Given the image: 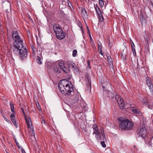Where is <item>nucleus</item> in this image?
<instances>
[{"label":"nucleus","mask_w":153,"mask_h":153,"mask_svg":"<svg viewBox=\"0 0 153 153\" xmlns=\"http://www.w3.org/2000/svg\"><path fill=\"white\" fill-rule=\"evenodd\" d=\"M56 36V38L59 40H62L64 39L66 36V34L63 32H60L59 34V36L57 35Z\"/></svg>","instance_id":"obj_13"},{"label":"nucleus","mask_w":153,"mask_h":153,"mask_svg":"<svg viewBox=\"0 0 153 153\" xmlns=\"http://www.w3.org/2000/svg\"><path fill=\"white\" fill-rule=\"evenodd\" d=\"M146 135V128H140L137 131L136 136L137 137H141L145 139Z\"/></svg>","instance_id":"obj_5"},{"label":"nucleus","mask_w":153,"mask_h":153,"mask_svg":"<svg viewBox=\"0 0 153 153\" xmlns=\"http://www.w3.org/2000/svg\"><path fill=\"white\" fill-rule=\"evenodd\" d=\"M67 64L70 68L71 67L72 70L75 72L77 71V68L76 67V64L73 62L71 61H68L67 62Z\"/></svg>","instance_id":"obj_11"},{"label":"nucleus","mask_w":153,"mask_h":153,"mask_svg":"<svg viewBox=\"0 0 153 153\" xmlns=\"http://www.w3.org/2000/svg\"><path fill=\"white\" fill-rule=\"evenodd\" d=\"M36 106L37 109L39 110H41V108L40 107L39 104V103H38V104H36Z\"/></svg>","instance_id":"obj_37"},{"label":"nucleus","mask_w":153,"mask_h":153,"mask_svg":"<svg viewBox=\"0 0 153 153\" xmlns=\"http://www.w3.org/2000/svg\"><path fill=\"white\" fill-rule=\"evenodd\" d=\"M146 84L148 86L151 94H153V83L148 77L146 78Z\"/></svg>","instance_id":"obj_7"},{"label":"nucleus","mask_w":153,"mask_h":153,"mask_svg":"<svg viewBox=\"0 0 153 153\" xmlns=\"http://www.w3.org/2000/svg\"><path fill=\"white\" fill-rule=\"evenodd\" d=\"M102 134V136H100V138L101 139V140H97L98 141L102 140V141L101 142V144L103 147L105 148L106 147V145L105 144V141H106V138L105 137V135L104 133V131L101 132Z\"/></svg>","instance_id":"obj_10"},{"label":"nucleus","mask_w":153,"mask_h":153,"mask_svg":"<svg viewBox=\"0 0 153 153\" xmlns=\"http://www.w3.org/2000/svg\"><path fill=\"white\" fill-rule=\"evenodd\" d=\"M126 55H123V53L121 54V58L125 60H126Z\"/></svg>","instance_id":"obj_34"},{"label":"nucleus","mask_w":153,"mask_h":153,"mask_svg":"<svg viewBox=\"0 0 153 153\" xmlns=\"http://www.w3.org/2000/svg\"><path fill=\"white\" fill-rule=\"evenodd\" d=\"M81 13L83 14L84 16L85 14L87 15V12L85 9L83 8L82 7L81 8Z\"/></svg>","instance_id":"obj_23"},{"label":"nucleus","mask_w":153,"mask_h":153,"mask_svg":"<svg viewBox=\"0 0 153 153\" xmlns=\"http://www.w3.org/2000/svg\"><path fill=\"white\" fill-rule=\"evenodd\" d=\"M99 4L100 7H102L104 5V3L103 1H99Z\"/></svg>","instance_id":"obj_32"},{"label":"nucleus","mask_w":153,"mask_h":153,"mask_svg":"<svg viewBox=\"0 0 153 153\" xmlns=\"http://www.w3.org/2000/svg\"><path fill=\"white\" fill-rule=\"evenodd\" d=\"M130 43L131 44V49H133V48H134L135 47V45H134V44L133 43V42L132 41V40L131 41V42H130Z\"/></svg>","instance_id":"obj_33"},{"label":"nucleus","mask_w":153,"mask_h":153,"mask_svg":"<svg viewBox=\"0 0 153 153\" xmlns=\"http://www.w3.org/2000/svg\"><path fill=\"white\" fill-rule=\"evenodd\" d=\"M10 119L12 122H13L16 121L15 119V118H10Z\"/></svg>","instance_id":"obj_43"},{"label":"nucleus","mask_w":153,"mask_h":153,"mask_svg":"<svg viewBox=\"0 0 153 153\" xmlns=\"http://www.w3.org/2000/svg\"><path fill=\"white\" fill-rule=\"evenodd\" d=\"M17 46V48L14 49L13 47H12L13 53L16 55L19 54L21 60H23L27 57V51L25 47L23 45V43Z\"/></svg>","instance_id":"obj_2"},{"label":"nucleus","mask_w":153,"mask_h":153,"mask_svg":"<svg viewBox=\"0 0 153 153\" xmlns=\"http://www.w3.org/2000/svg\"><path fill=\"white\" fill-rule=\"evenodd\" d=\"M64 72L66 73H68L70 72V69L69 67L66 66H64L61 68Z\"/></svg>","instance_id":"obj_17"},{"label":"nucleus","mask_w":153,"mask_h":153,"mask_svg":"<svg viewBox=\"0 0 153 153\" xmlns=\"http://www.w3.org/2000/svg\"><path fill=\"white\" fill-rule=\"evenodd\" d=\"M37 62L40 65L42 64V62L41 61V58L40 56H37Z\"/></svg>","instance_id":"obj_25"},{"label":"nucleus","mask_w":153,"mask_h":153,"mask_svg":"<svg viewBox=\"0 0 153 153\" xmlns=\"http://www.w3.org/2000/svg\"><path fill=\"white\" fill-rule=\"evenodd\" d=\"M70 2V4H69V3H68V5L69 6V7H71V6L72 7H73L71 5V3L70 1L69 2Z\"/></svg>","instance_id":"obj_47"},{"label":"nucleus","mask_w":153,"mask_h":153,"mask_svg":"<svg viewBox=\"0 0 153 153\" xmlns=\"http://www.w3.org/2000/svg\"><path fill=\"white\" fill-rule=\"evenodd\" d=\"M87 28L88 29V31L90 33V31L88 29V27L87 26Z\"/></svg>","instance_id":"obj_50"},{"label":"nucleus","mask_w":153,"mask_h":153,"mask_svg":"<svg viewBox=\"0 0 153 153\" xmlns=\"http://www.w3.org/2000/svg\"><path fill=\"white\" fill-rule=\"evenodd\" d=\"M132 52H133V53L134 54H135V55H136V51H135V48H134L133 49H132Z\"/></svg>","instance_id":"obj_41"},{"label":"nucleus","mask_w":153,"mask_h":153,"mask_svg":"<svg viewBox=\"0 0 153 153\" xmlns=\"http://www.w3.org/2000/svg\"><path fill=\"white\" fill-rule=\"evenodd\" d=\"M15 142L16 145L19 148H20V146L19 143L16 140H15Z\"/></svg>","instance_id":"obj_39"},{"label":"nucleus","mask_w":153,"mask_h":153,"mask_svg":"<svg viewBox=\"0 0 153 153\" xmlns=\"http://www.w3.org/2000/svg\"><path fill=\"white\" fill-rule=\"evenodd\" d=\"M7 153H8V152H7Z\"/></svg>","instance_id":"obj_56"},{"label":"nucleus","mask_w":153,"mask_h":153,"mask_svg":"<svg viewBox=\"0 0 153 153\" xmlns=\"http://www.w3.org/2000/svg\"><path fill=\"white\" fill-rule=\"evenodd\" d=\"M99 52H100V53L101 55L103 56V53L102 52V50L99 51Z\"/></svg>","instance_id":"obj_44"},{"label":"nucleus","mask_w":153,"mask_h":153,"mask_svg":"<svg viewBox=\"0 0 153 153\" xmlns=\"http://www.w3.org/2000/svg\"><path fill=\"white\" fill-rule=\"evenodd\" d=\"M92 128L94 131L93 133V134H96V137L97 140H101L100 136H101V134L100 132V130L98 128L97 125L94 124L92 126Z\"/></svg>","instance_id":"obj_6"},{"label":"nucleus","mask_w":153,"mask_h":153,"mask_svg":"<svg viewBox=\"0 0 153 153\" xmlns=\"http://www.w3.org/2000/svg\"><path fill=\"white\" fill-rule=\"evenodd\" d=\"M21 151L22 153H26L25 150L23 149H22Z\"/></svg>","instance_id":"obj_46"},{"label":"nucleus","mask_w":153,"mask_h":153,"mask_svg":"<svg viewBox=\"0 0 153 153\" xmlns=\"http://www.w3.org/2000/svg\"><path fill=\"white\" fill-rule=\"evenodd\" d=\"M13 124L14 126H15L16 128H17L18 127V126L17 124L16 123V121H15L13 122Z\"/></svg>","instance_id":"obj_40"},{"label":"nucleus","mask_w":153,"mask_h":153,"mask_svg":"<svg viewBox=\"0 0 153 153\" xmlns=\"http://www.w3.org/2000/svg\"><path fill=\"white\" fill-rule=\"evenodd\" d=\"M140 19L141 23H143V22H144L145 20V18L144 17L143 13L142 11L140 12Z\"/></svg>","instance_id":"obj_16"},{"label":"nucleus","mask_w":153,"mask_h":153,"mask_svg":"<svg viewBox=\"0 0 153 153\" xmlns=\"http://www.w3.org/2000/svg\"><path fill=\"white\" fill-rule=\"evenodd\" d=\"M77 51L76 50H74L73 51L72 55L73 57H75L76 56L77 54Z\"/></svg>","instance_id":"obj_29"},{"label":"nucleus","mask_w":153,"mask_h":153,"mask_svg":"<svg viewBox=\"0 0 153 153\" xmlns=\"http://www.w3.org/2000/svg\"><path fill=\"white\" fill-rule=\"evenodd\" d=\"M41 123L42 124H43V123H45V120L43 119L42 120Z\"/></svg>","instance_id":"obj_45"},{"label":"nucleus","mask_w":153,"mask_h":153,"mask_svg":"<svg viewBox=\"0 0 153 153\" xmlns=\"http://www.w3.org/2000/svg\"><path fill=\"white\" fill-rule=\"evenodd\" d=\"M152 137H149V140H148V141H146L145 142V143L146 144H147L149 146V148H150V147H151V148H152V143H151V140H152Z\"/></svg>","instance_id":"obj_19"},{"label":"nucleus","mask_w":153,"mask_h":153,"mask_svg":"<svg viewBox=\"0 0 153 153\" xmlns=\"http://www.w3.org/2000/svg\"><path fill=\"white\" fill-rule=\"evenodd\" d=\"M98 15L99 17L100 21L101 22H103L104 20V18L101 13L100 14L99 13V14H98Z\"/></svg>","instance_id":"obj_24"},{"label":"nucleus","mask_w":153,"mask_h":153,"mask_svg":"<svg viewBox=\"0 0 153 153\" xmlns=\"http://www.w3.org/2000/svg\"><path fill=\"white\" fill-rule=\"evenodd\" d=\"M10 108L11 109V111L13 113H15V110H14V105L13 104H12L10 102Z\"/></svg>","instance_id":"obj_22"},{"label":"nucleus","mask_w":153,"mask_h":153,"mask_svg":"<svg viewBox=\"0 0 153 153\" xmlns=\"http://www.w3.org/2000/svg\"><path fill=\"white\" fill-rule=\"evenodd\" d=\"M12 37L13 40L14 41L13 43V45L12 47H13L14 49L17 48V46L23 43V40L22 39L19 35V33L17 31H14L13 32Z\"/></svg>","instance_id":"obj_4"},{"label":"nucleus","mask_w":153,"mask_h":153,"mask_svg":"<svg viewBox=\"0 0 153 153\" xmlns=\"http://www.w3.org/2000/svg\"><path fill=\"white\" fill-rule=\"evenodd\" d=\"M94 6L95 10L97 14H100L101 13L99 7L97 4H94Z\"/></svg>","instance_id":"obj_15"},{"label":"nucleus","mask_w":153,"mask_h":153,"mask_svg":"<svg viewBox=\"0 0 153 153\" xmlns=\"http://www.w3.org/2000/svg\"><path fill=\"white\" fill-rule=\"evenodd\" d=\"M47 68L48 69L50 68L52 66L50 62H48L47 63Z\"/></svg>","instance_id":"obj_30"},{"label":"nucleus","mask_w":153,"mask_h":153,"mask_svg":"<svg viewBox=\"0 0 153 153\" xmlns=\"http://www.w3.org/2000/svg\"><path fill=\"white\" fill-rule=\"evenodd\" d=\"M107 60L108 62H111L112 61V59L110 56H107Z\"/></svg>","instance_id":"obj_35"},{"label":"nucleus","mask_w":153,"mask_h":153,"mask_svg":"<svg viewBox=\"0 0 153 153\" xmlns=\"http://www.w3.org/2000/svg\"><path fill=\"white\" fill-rule=\"evenodd\" d=\"M30 19H31V20H32V19H31V18H30Z\"/></svg>","instance_id":"obj_55"},{"label":"nucleus","mask_w":153,"mask_h":153,"mask_svg":"<svg viewBox=\"0 0 153 153\" xmlns=\"http://www.w3.org/2000/svg\"><path fill=\"white\" fill-rule=\"evenodd\" d=\"M108 46L110 47V49L112 46V45L111 44L110 42V43L108 44Z\"/></svg>","instance_id":"obj_49"},{"label":"nucleus","mask_w":153,"mask_h":153,"mask_svg":"<svg viewBox=\"0 0 153 153\" xmlns=\"http://www.w3.org/2000/svg\"><path fill=\"white\" fill-rule=\"evenodd\" d=\"M109 85V82L108 83V85H106L105 86L104 83H103L102 87L104 91L107 92V93L109 91L107 89V87Z\"/></svg>","instance_id":"obj_18"},{"label":"nucleus","mask_w":153,"mask_h":153,"mask_svg":"<svg viewBox=\"0 0 153 153\" xmlns=\"http://www.w3.org/2000/svg\"><path fill=\"white\" fill-rule=\"evenodd\" d=\"M152 80L153 81V75L152 76Z\"/></svg>","instance_id":"obj_54"},{"label":"nucleus","mask_w":153,"mask_h":153,"mask_svg":"<svg viewBox=\"0 0 153 153\" xmlns=\"http://www.w3.org/2000/svg\"><path fill=\"white\" fill-rule=\"evenodd\" d=\"M3 117L4 118V117H5L4 115H3Z\"/></svg>","instance_id":"obj_53"},{"label":"nucleus","mask_w":153,"mask_h":153,"mask_svg":"<svg viewBox=\"0 0 153 153\" xmlns=\"http://www.w3.org/2000/svg\"><path fill=\"white\" fill-rule=\"evenodd\" d=\"M14 113L11 114L10 116V118H15V115Z\"/></svg>","instance_id":"obj_38"},{"label":"nucleus","mask_w":153,"mask_h":153,"mask_svg":"<svg viewBox=\"0 0 153 153\" xmlns=\"http://www.w3.org/2000/svg\"><path fill=\"white\" fill-rule=\"evenodd\" d=\"M21 110H22V112L23 113V114L25 116V112H24V110L23 109V108H21Z\"/></svg>","instance_id":"obj_42"},{"label":"nucleus","mask_w":153,"mask_h":153,"mask_svg":"<svg viewBox=\"0 0 153 153\" xmlns=\"http://www.w3.org/2000/svg\"><path fill=\"white\" fill-rule=\"evenodd\" d=\"M4 119L6 121H7L8 120V119L6 117H4Z\"/></svg>","instance_id":"obj_48"},{"label":"nucleus","mask_w":153,"mask_h":153,"mask_svg":"<svg viewBox=\"0 0 153 153\" xmlns=\"http://www.w3.org/2000/svg\"><path fill=\"white\" fill-rule=\"evenodd\" d=\"M53 70L55 72H57L58 73L60 72V71H59L58 67L57 66L54 67L53 68Z\"/></svg>","instance_id":"obj_26"},{"label":"nucleus","mask_w":153,"mask_h":153,"mask_svg":"<svg viewBox=\"0 0 153 153\" xmlns=\"http://www.w3.org/2000/svg\"><path fill=\"white\" fill-rule=\"evenodd\" d=\"M31 49L32 51L33 54L34 55H35L36 52H37V48L36 47H35L34 46L32 45Z\"/></svg>","instance_id":"obj_20"},{"label":"nucleus","mask_w":153,"mask_h":153,"mask_svg":"<svg viewBox=\"0 0 153 153\" xmlns=\"http://www.w3.org/2000/svg\"><path fill=\"white\" fill-rule=\"evenodd\" d=\"M25 120L28 128L31 127L32 126V123L30 118H27L25 117Z\"/></svg>","instance_id":"obj_14"},{"label":"nucleus","mask_w":153,"mask_h":153,"mask_svg":"<svg viewBox=\"0 0 153 153\" xmlns=\"http://www.w3.org/2000/svg\"><path fill=\"white\" fill-rule=\"evenodd\" d=\"M132 112L135 114H139L140 111L139 109H136L132 110Z\"/></svg>","instance_id":"obj_21"},{"label":"nucleus","mask_w":153,"mask_h":153,"mask_svg":"<svg viewBox=\"0 0 153 153\" xmlns=\"http://www.w3.org/2000/svg\"><path fill=\"white\" fill-rule=\"evenodd\" d=\"M59 65L61 68L65 66L64 62L62 61H60L59 62Z\"/></svg>","instance_id":"obj_27"},{"label":"nucleus","mask_w":153,"mask_h":153,"mask_svg":"<svg viewBox=\"0 0 153 153\" xmlns=\"http://www.w3.org/2000/svg\"><path fill=\"white\" fill-rule=\"evenodd\" d=\"M100 45L98 44V51L102 50V45L101 42H100Z\"/></svg>","instance_id":"obj_31"},{"label":"nucleus","mask_w":153,"mask_h":153,"mask_svg":"<svg viewBox=\"0 0 153 153\" xmlns=\"http://www.w3.org/2000/svg\"><path fill=\"white\" fill-rule=\"evenodd\" d=\"M7 122L9 123H11L10 121V120H8V121H7Z\"/></svg>","instance_id":"obj_51"},{"label":"nucleus","mask_w":153,"mask_h":153,"mask_svg":"<svg viewBox=\"0 0 153 153\" xmlns=\"http://www.w3.org/2000/svg\"><path fill=\"white\" fill-rule=\"evenodd\" d=\"M100 1H103V0H99V2Z\"/></svg>","instance_id":"obj_52"},{"label":"nucleus","mask_w":153,"mask_h":153,"mask_svg":"<svg viewBox=\"0 0 153 153\" xmlns=\"http://www.w3.org/2000/svg\"><path fill=\"white\" fill-rule=\"evenodd\" d=\"M120 121V127L122 129L128 130L131 129L133 127V123L128 119H125L123 117H120L118 118Z\"/></svg>","instance_id":"obj_3"},{"label":"nucleus","mask_w":153,"mask_h":153,"mask_svg":"<svg viewBox=\"0 0 153 153\" xmlns=\"http://www.w3.org/2000/svg\"><path fill=\"white\" fill-rule=\"evenodd\" d=\"M53 29L56 36H59V33L62 32L63 30L59 25L55 24L53 25Z\"/></svg>","instance_id":"obj_9"},{"label":"nucleus","mask_w":153,"mask_h":153,"mask_svg":"<svg viewBox=\"0 0 153 153\" xmlns=\"http://www.w3.org/2000/svg\"><path fill=\"white\" fill-rule=\"evenodd\" d=\"M115 99L117 101L119 106L120 109H123L125 108L124 104L123 103V100L121 97L119 95H116L115 97Z\"/></svg>","instance_id":"obj_8"},{"label":"nucleus","mask_w":153,"mask_h":153,"mask_svg":"<svg viewBox=\"0 0 153 153\" xmlns=\"http://www.w3.org/2000/svg\"><path fill=\"white\" fill-rule=\"evenodd\" d=\"M87 64H88V68L90 69L91 68V66L90 65V61L89 60H88L87 61Z\"/></svg>","instance_id":"obj_36"},{"label":"nucleus","mask_w":153,"mask_h":153,"mask_svg":"<svg viewBox=\"0 0 153 153\" xmlns=\"http://www.w3.org/2000/svg\"><path fill=\"white\" fill-rule=\"evenodd\" d=\"M85 79L86 81L88 82V84L90 85V87L91 88V80L90 76L88 73H86L85 74Z\"/></svg>","instance_id":"obj_12"},{"label":"nucleus","mask_w":153,"mask_h":153,"mask_svg":"<svg viewBox=\"0 0 153 153\" xmlns=\"http://www.w3.org/2000/svg\"><path fill=\"white\" fill-rule=\"evenodd\" d=\"M58 86L61 92L65 95H71V93H73L72 84L66 79L60 81L58 83Z\"/></svg>","instance_id":"obj_1"},{"label":"nucleus","mask_w":153,"mask_h":153,"mask_svg":"<svg viewBox=\"0 0 153 153\" xmlns=\"http://www.w3.org/2000/svg\"><path fill=\"white\" fill-rule=\"evenodd\" d=\"M108 93V96L111 99H113L114 97V95L111 92L109 91Z\"/></svg>","instance_id":"obj_28"}]
</instances>
